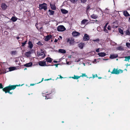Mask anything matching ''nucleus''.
<instances>
[{
    "instance_id": "obj_1",
    "label": "nucleus",
    "mask_w": 130,
    "mask_h": 130,
    "mask_svg": "<svg viewBox=\"0 0 130 130\" xmlns=\"http://www.w3.org/2000/svg\"><path fill=\"white\" fill-rule=\"evenodd\" d=\"M20 86V84L9 85L4 88L2 89V90L6 93H8L10 94H13V92H10V91L11 90H14L16 88L17 86Z\"/></svg>"
},
{
    "instance_id": "obj_2",
    "label": "nucleus",
    "mask_w": 130,
    "mask_h": 130,
    "mask_svg": "<svg viewBox=\"0 0 130 130\" xmlns=\"http://www.w3.org/2000/svg\"><path fill=\"white\" fill-rule=\"evenodd\" d=\"M47 5L45 3L40 4L39 5V8L40 10L43 9L45 11L47 10Z\"/></svg>"
},
{
    "instance_id": "obj_3",
    "label": "nucleus",
    "mask_w": 130,
    "mask_h": 130,
    "mask_svg": "<svg viewBox=\"0 0 130 130\" xmlns=\"http://www.w3.org/2000/svg\"><path fill=\"white\" fill-rule=\"evenodd\" d=\"M123 71L121 70L114 68L112 72H111L112 74H118L120 73H122L123 72Z\"/></svg>"
},
{
    "instance_id": "obj_4",
    "label": "nucleus",
    "mask_w": 130,
    "mask_h": 130,
    "mask_svg": "<svg viewBox=\"0 0 130 130\" xmlns=\"http://www.w3.org/2000/svg\"><path fill=\"white\" fill-rule=\"evenodd\" d=\"M67 42H69L70 44L73 45L74 43V39L73 38H67L66 39Z\"/></svg>"
},
{
    "instance_id": "obj_5",
    "label": "nucleus",
    "mask_w": 130,
    "mask_h": 130,
    "mask_svg": "<svg viewBox=\"0 0 130 130\" xmlns=\"http://www.w3.org/2000/svg\"><path fill=\"white\" fill-rule=\"evenodd\" d=\"M66 29L63 25L58 26L57 28V30L59 31H62L66 30Z\"/></svg>"
},
{
    "instance_id": "obj_6",
    "label": "nucleus",
    "mask_w": 130,
    "mask_h": 130,
    "mask_svg": "<svg viewBox=\"0 0 130 130\" xmlns=\"http://www.w3.org/2000/svg\"><path fill=\"white\" fill-rule=\"evenodd\" d=\"M44 60L43 61H40L39 62V65L41 66H47L46 64V61Z\"/></svg>"
},
{
    "instance_id": "obj_7",
    "label": "nucleus",
    "mask_w": 130,
    "mask_h": 130,
    "mask_svg": "<svg viewBox=\"0 0 130 130\" xmlns=\"http://www.w3.org/2000/svg\"><path fill=\"white\" fill-rule=\"evenodd\" d=\"M7 6L5 3H3L1 4V7L3 10H5L7 8Z\"/></svg>"
},
{
    "instance_id": "obj_8",
    "label": "nucleus",
    "mask_w": 130,
    "mask_h": 130,
    "mask_svg": "<svg viewBox=\"0 0 130 130\" xmlns=\"http://www.w3.org/2000/svg\"><path fill=\"white\" fill-rule=\"evenodd\" d=\"M90 38L89 36L87 34L84 35L83 37V40L84 41H88L89 40Z\"/></svg>"
},
{
    "instance_id": "obj_9",
    "label": "nucleus",
    "mask_w": 130,
    "mask_h": 130,
    "mask_svg": "<svg viewBox=\"0 0 130 130\" xmlns=\"http://www.w3.org/2000/svg\"><path fill=\"white\" fill-rule=\"evenodd\" d=\"M72 34L73 36L74 37L79 36L80 35L79 32L76 31L73 32Z\"/></svg>"
},
{
    "instance_id": "obj_10",
    "label": "nucleus",
    "mask_w": 130,
    "mask_h": 130,
    "mask_svg": "<svg viewBox=\"0 0 130 130\" xmlns=\"http://www.w3.org/2000/svg\"><path fill=\"white\" fill-rule=\"evenodd\" d=\"M118 57V55L116 54H111L109 57L111 59L115 58Z\"/></svg>"
},
{
    "instance_id": "obj_11",
    "label": "nucleus",
    "mask_w": 130,
    "mask_h": 130,
    "mask_svg": "<svg viewBox=\"0 0 130 130\" xmlns=\"http://www.w3.org/2000/svg\"><path fill=\"white\" fill-rule=\"evenodd\" d=\"M52 36L51 35H47L45 38L44 40L45 41H48L50 40L52 38Z\"/></svg>"
},
{
    "instance_id": "obj_12",
    "label": "nucleus",
    "mask_w": 130,
    "mask_h": 130,
    "mask_svg": "<svg viewBox=\"0 0 130 130\" xmlns=\"http://www.w3.org/2000/svg\"><path fill=\"white\" fill-rule=\"evenodd\" d=\"M32 65V62H30L27 63H26V64L24 65V66L27 67H31Z\"/></svg>"
},
{
    "instance_id": "obj_13",
    "label": "nucleus",
    "mask_w": 130,
    "mask_h": 130,
    "mask_svg": "<svg viewBox=\"0 0 130 130\" xmlns=\"http://www.w3.org/2000/svg\"><path fill=\"white\" fill-rule=\"evenodd\" d=\"M46 61L49 63H51L53 59L50 57H47L45 59Z\"/></svg>"
},
{
    "instance_id": "obj_14",
    "label": "nucleus",
    "mask_w": 130,
    "mask_h": 130,
    "mask_svg": "<svg viewBox=\"0 0 130 130\" xmlns=\"http://www.w3.org/2000/svg\"><path fill=\"white\" fill-rule=\"evenodd\" d=\"M50 5L52 9L54 10L56 9V7L55 5L54 4H52L51 3H50Z\"/></svg>"
},
{
    "instance_id": "obj_15",
    "label": "nucleus",
    "mask_w": 130,
    "mask_h": 130,
    "mask_svg": "<svg viewBox=\"0 0 130 130\" xmlns=\"http://www.w3.org/2000/svg\"><path fill=\"white\" fill-rule=\"evenodd\" d=\"M37 53L39 57V56H42V58H44L45 54L43 52H41V53Z\"/></svg>"
},
{
    "instance_id": "obj_16",
    "label": "nucleus",
    "mask_w": 130,
    "mask_h": 130,
    "mask_svg": "<svg viewBox=\"0 0 130 130\" xmlns=\"http://www.w3.org/2000/svg\"><path fill=\"white\" fill-rule=\"evenodd\" d=\"M28 44V47L30 49L32 48L33 47V44L32 43V42L31 41H29Z\"/></svg>"
},
{
    "instance_id": "obj_17",
    "label": "nucleus",
    "mask_w": 130,
    "mask_h": 130,
    "mask_svg": "<svg viewBox=\"0 0 130 130\" xmlns=\"http://www.w3.org/2000/svg\"><path fill=\"white\" fill-rule=\"evenodd\" d=\"M98 55L99 56L103 57L106 55V54L104 52H101L98 53Z\"/></svg>"
},
{
    "instance_id": "obj_18",
    "label": "nucleus",
    "mask_w": 130,
    "mask_h": 130,
    "mask_svg": "<svg viewBox=\"0 0 130 130\" xmlns=\"http://www.w3.org/2000/svg\"><path fill=\"white\" fill-rule=\"evenodd\" d=\"M51 93H50L49 94H46L45 96V99H51L52 98V96L51 95Z\"/></svg>"
},
{
    "instance_id": "obj_19",
    "label": "nucleus",
    "mask_w": 130,
    "mask_h": 130,
    "mask_svg": "<svg viewBox=\"0 0 130 130\" xmlns=\"http://www.w3.org/2000/svg\"><path fill=\"white\" fill-rule=\"evenodd\" d=\"M85 44L83 43L82 42L78 44V46L79 47L80 49H82L83 46H84Z\"/></svg>"
},
{
    "instance_id": "obj_20",
    "label": "nucleus",
    "mask_w": 130,
    "mask_h": 130,
    "mask_svg": "<svg viewBox=\"0 0 130 130\" xmlns=\"http://www.w3.org/2000/svg\"><path fill=\"white\" fill-rule=\"evenodd\" d=\"M62 13L64 14H66L68 12V11L64 9H62L61 10Z\"/></svg>"
},
{
    "instance_id": "obj_21",
    "label": "nucleus",
    "mask_w": 130,
    "mask_h": 130,
    "mask_svg": "<svg viewBox=\"0 0 130 130\" xmlns=\"http://www.w3.org/2000/svg\"><path fill=\"white\" fill-rule=\"evenodd\" d=\"M123 14L125 17L130 16V14L126 11H124L123 12Z\"/></svg>"
},
{
    "instance_id": "obj_22",
    "label": "nucleus",
    "mask_w": 130,
    "mask_h": 130,
    "mask_svg": "<svg viewBox=\"0 0 130 130\" xmlns=\"http://www.w3.org/2000/svg\"><path fill=\"white\" fill-rule=\"evenodd\" d=\"M31 53V51H28L25 53V55L27 57H30Z\"/></svg>"
},
{
    "instance_id": "obj_23",
    "label": "nucleus",
    "mask_w": 130,
    "mask_h": 130,
    "mask_svg": "<svg viewBox=\"0 0 130 130\" xmlns=\"http://www.w3.org/2000/svg\"><path fill=\"white\" fill-rule=\"evenodd\" d=\"M11 20L13 22L16 21L17 20V18L13 16L11 19Z\"/></svg>"
},
{
    "instance_id": "obj_24",
    "label": "nucleus",
    "mask_w": 130,
    "mask_h": 130,
    "mask_svg": "<svg viewBox=\"0 0 130 130\" xmlns=\"http://www.w3.org/2000/svg\"><path fill=\"white\" fill-rule=\"evenodd\" d=\"M88 20L87 19H84L81 22V24H85L87 22H88Z\"/></svg>"
},
{
    "instance_id": "obj_25",
    "label": "nucleus",
    "mask_w": 130,
    "mask_h": 130,
    "mask_svg": "<svg viewBox=\"0 0 130 130\" xmlns=\"http://www.w3.org/2000/svg\"><path fill=\"white\" fill-rule=\"evenodd\" d=\"M98 17L97 15L96 14H93L91 15V17L93 19H96Z\"/></svg>"
},
{
    "instance_id": "obj_26",
    "label": "nucleus",
    "mask_w": 130,
    "mask_h": 130,
    "mask_svg": "<svg viewBox=\"0 0 130 130\" xmlns=\"http://www.w3.org/2000/svg\"><path fill=\"white\" fill-rule=\"evenodd\" d=\"M16 69V68L15 67H9L8 69L9 71H11L15 70Z\"/></svg>"
},
{
    "instance_id": "obj_27",
    "label": "nucleus",
    "mask_w": 130,
    "mask_h": 130,
    "mask_svg": "<svg viewBox=\"0 0 130 130\" xmlns=\"http://www.w3.org/2000/svg\"><path fill=\"white\" fill-rule=\"evenodd\" d=\"M125 59L124 60V61H128V62H129V60L130 59V56H125L124 57Z\"/></svg>"
},
{
    "instance_id": "obj_28",
    "label": "nucleus",
    "mask_w": 130,
    "mask_h": 130,
    "mask_svg": "<svg viewBox=\"0 0 130 130\" xmlns=\"http://www.w3.org/2000/svg\"><path fill=\"white\" fill-rule=\"evenodd\" d=\"M48 11L49 12V14L50 15H53L55 12L54 11L50 9L48 10Z\"/></svg>"
},
{
    "instance_id": "obj_29",
    "label": "nucleus",
    "mask_w": 130,
    "mask_h": 130,
    "mask_svg": "<svg viewBox=\"0 0 130 130\" xmlns=\"http://www.w3.org/2000/svg\"><path fill=\"white\" fill-rule=\"evenodd\" d=\"M117 50H118L121 51L123 50L124 49L122 46H120L117 47Z\"/></svg>"
},
{
    "instance_id": "obj_30",
    "label": "nucleus",
    "mask_w": 130,
    "mask_h": 130,
    "mask_svg": "<svg viewBox=\"0 0 130 130\" xmlns=\"http://www.w3.org/2000/svg\"><path fill=\"white\" fill-rule=\"evenodd\" d=\"M59 52L63 53H66V50L63 49H60L59 50Z\"/></svg>"
},
{
    "instance_id": "obj_31",
    "label": "nucleus",
    "mask_w": 130,
    "mask_h": 130,
    "mask_svg": "<svg viewBox=\"0 0 130 130\" xmlns=\"http://www.w3.org/2000/svg\"><path fill=\"white\" fill-rule=\"evenodd\" d=\"M80 77V76H78L76 75H74V77H72V78L74 79H77L78 78H79Z\"/></svg>"
},
{
    "instance_id": "obj_32",
    "label": "nucleus",
    "mask_w": 130,
    "mask_h": 130,
    "mask_svg": "<svg viewBox=\"0 0 130 130\" xmlns=\"http://www.w3.org/2000/svg\"><path fill=\"white\" fill-rule=\"evenodd\" d=\"M104 12L107 14H110V12H109V10L107 8H106L105 9V12Z\"/></svg>"
},
{
    "instance_id": "obj_33",
    "label": "nucleus",
    "mask_w": 130,
    "mask_h": 130,
    "mask_svg": "<svg viewBox=\"0 0 130 130\" xmlns=\"http://www.w3.org/2000/svg\"><path fill=\"white\" fill-rule=\"evenodd\" d=\"M27 40H26V41H25L24 42H22L21 43V44H22V45H21L23 47L25 45V44H26L27 42Z\"/></svg>"
},
{
    "instance_id": "obj_34",
    "label": "nucleus",
    "mask_w": 130,
    "mask_h": 130,
    "mask_svg": "<svg viewBox=\"0 0 130 130\" xmlns=\"http://www.w3.org/2000/svg\"><path fill=\"white\" fill-rule=\"evenodd\" d=\"M119 32L121 34H123V31L120 28H119Z\"/></svg>"
},
{
    "instance_id": "obj_35",
    "label": "nucleus",
    "mask_w": 130,
    "mask_h": 130,
    "mask_svg": "<svg viewBox=\"0 0 130 130\" xmlns=\"http://www.w3.org/2000/svg\"><path fill=\"white\" fill-rule=\"evenodd\" d=\"M38 23H36V25H35V26H36V28L38 29H39L41 30V29L42 28V27H40V28H39L38 26Z\"/></svg>"
},
{
    "instance_id": "obj_36",
    "label": "nucleus",
    "mask_w": 130,
    "mask_h": 130,
    "mask_svg": "<svg viewBox=\"0 0 130 130\" xmlns=\"http://www.w3.org/2000/svg\"><path fill=\"white\" fill-rule=\"evenodd\" d=\"M70 2L73 3H75L77 2V0H70Z\"/></svg>"
},
{
    "instance_id": "obj_37",
    "label": "nucleus",
    "mask_w": 130,
    "mask_h": 130,
    "mask_svg": "<svg viewBox=\"0 0 130 130\" xmlns=\"http://www.w3.org/2000/svg\"><path fill=\"white\" fill-rule=\"evenodd\" d=\"M16 51H13L11 52V54L12 55H15L16 53Z\"/></svg>"
},
{
    "instance_id": "obj_38",
    "label": "nucleus",
    "mask_w": 130,
    "mask_h": 130,
    "mask_svg": "<svg viewBox=\"0 0 130 130\" xmlns=\"http://www.w3.org/2000/svg\"><path fill=\"white\" fill-rule=\"evenodd\" d=\"M81 2L83 3H85L87 1V0H80Z\"/></svg>"
},
{
    "instance_id": "obj_39",
    "label": "nucleus",
    "mask_w": 130,
    "mask_h": 130,
    "mask_svg": "<svg viewBox=\"0 0 130 130\" xmlns=\"http://www.w3.org/2000/svg\"><path fill=\"white\" fill-rule=\"evenodd\" d=\"M126 35H130V32L128 30H126Z\"/></svg>"
},
{
    "instance_id": "obj_40",
    "label": "nucleus",
    "mask_w": 130,
    "mask_h": 130,
    "mask_svg": "<svg viewBox=\"0 0 130 130\" xmlns=\"http://www.w3.org/2000/svg\"><path fill=\"white\" fill-rule=\"evenodd\" d=\"M99 38H97V39L95 40H93L92 41L94 42H98L99 41Z\"/></svg>"
},
{
    "instance_id": "obj_41",
    "label": "nucleus",
    "mask_w": 130,
    "mask_h": 130,
    "mask_svg": "<svg viewBox=\"0 0 130 130\" xmlns=\"http://www.w3.org/2000/svg\"><path fill=\"white\" fill-rule=\"evenodd\" d=\"M37 44H38V45H43V44H42L41 42L40 41H39L37 43Z\"/></svg>"
},
{
    "instance_id": "obj_42",
    "label": "nucleus",
    "mask_w": 130,
    "mask_h": 130,
    "mask_svg": "<svg viewBox=\"0 0 130 130\" xmlns=\"http://www.w3.org/2000/svg\"><path fill=\"white\" fill-rule=\"evenodd\" d=\"M126 45L128 47H130V43L127 42L126 43Z\"/></svg>"
},
{
    "instance_id": "obj_43",
    "label": "nucleus",
    "mask_w": 130,
    "mask_h": 130,
    "mask_svg": "<svg viewBox=\"0 0 130 130\" xmlns=\"http://www.w3.org/2000/svg\"><path fill=\"white\" fill-rule=\"evenodd\" d=\"M80 77H83V76L86 77L87 75H86L85 73H83L82 74V75H80Z\"/></svg>"
},
{
    "instance_id": "obj_44",
    "label": "nucleus",
    "mask_w": 130,
    "mask_h": 130,
    "mask_svg": "<svg viewBox=\"0 0 130 130\" xmlns=\"http://www.w3.org/2000/svg\"><path fill=\"white\" fill-rule=\"evenodd\" d=\"M3 85L2 83H0V89H3Z\"/></svg>"
},
{
    "instance_id": "obj_45",
    "label": "nucleus",
    "mask_w": 130,
    "mask_h": 130,
    "mask_svg": "<svg viewBox=\"0 0 130 130\" xmlns=\"http://www.w3.org/2000/svg\"><path fill=\"white\" fill-rule=\"evenodd\" d=\"M90 8V6H89V5H88L87 7V8H86V10H89V9Z\"/></svg>"
},
{
    "instance_id": "obj_46",
    "label": "nucleus",
    "mask_w": 130,
    "mask_h": 130,
    "mask_svg": "<svg viewBox=\"0 0 130 130\" xmlns=\"http://www.w3.org/2000/svg\"><path fill=\"white\" fill-rule=\"evenodd\" d=\"M107 29L109 30H110L111 29L110 26H108L107 27Z\"/></svg>"
},
{
    "instance_id": "obj_47",
    "label": "nucleus",
    "mask_w": 130,
    "mask_h": 130,
    "mask_svg": "<svg viewBox=\"0 0 130 130\" xmlns=\"http://www.w3.org/2000/svg\"><path fill=\"white\" fill-rule=\"evenodd\" d=\"M104 31H105L106 33L108 32V31L106 29H105V28H104Z\"/></svg>"
},
{
    "instance_id": "obj_48",
    "label": "nucleus",
    "mask_w": 130,
    "mask_h": 130,
    "mask_svg": "<svg viewBox=\"0 0 130 130\" xmlns=\"http://www.w3.org/2000/svg\"><path fill=\"white\" fill-rule=\"evenodd\" d=\"M59 76L60 77H59V78H58V77H57V78H63V77H62L61 75H59Z\"/></svg>"
},
{
    "instance_id": "obj_49",
    "label": "nucleus",
    "mask_w": 130,
    "mask_h": 130,
    "mask_svg": "<svg viewBox=\"0 0 130 130\" xmlns=\"http://www.w3.org/2000/svg\"><path fill=\"white\" fill-rule=\"evenodd\" d=\"M96 51L97 53L99 52V48H98L96 50Z\"/></svg>"
},
{
    "instance_id": "obj_50",
    "label": "nucleus",
    "mask_w": 130,
    "mask_h": 130,
    "mask_svg": "<svg viewBox=\"0 0 130 130\" xmlns=\"http://www.w3.org/2000/svg\"><path fill=\"white\" fill-rule=\"evenodd\" d=\"M52 79L51 78H50L49 79H46L44 80L45 81H46V80H51Z\"/></svg>"
},
{
    "instance_id": "obj_51",
    "label": "nucleus",
    "mask_w": 130,
    "mask_h": 130,
    "mask_svg": "<svg viewBox=\"0 0 130 130\" xmlns=\"http://www.w3.org/2000/svg\"><path fill=\"white\" fill-rule=\"evenodd\" d=\"M58 41V40L56 39H55L54 40L55 42H57Z\"/></svg>"
},
{
    "instance_id": "obj_52",
    "label": "nucleus",
    "mask_w": 130,
    "mask_h": 130,
    "mask_svg": "<svg viewBox=\"0 0 130 130\" xmlns=\"http://www.w3.org/2000/svg\"><path fill=\"white\" fill-rule=\"evenodd\" d=\"M43 79L44 78H43L42 79V80H41V82H39V83H38L37 84L40 83H41V82H42V81H43Z\"/></svg>"
},
{
    "instance_id": "obj_53",
    "label": "nucleus",
    "mask_w": 130,
    "mask_h": 130,
    "mask_svg": "<svg viewBox=\"0 0 130 130\" xmlns=\"http://www.w3.org/2000/svg\"><path fill=\"white\" fill-rule=\"evenodd\" d=\"M92 76H93L92 78H94L95 77V75H94L93 74H92Z\"/></svg>"
},
{
    "instance_id": "obj_54",
    "label": "nucleus",
    "mask_w": 130,
    "mask_h": 130,
    "mask_svg": "<svg viewBox=\"0 0 130 130\" xmlns=\"http://www.w3.org/2000/svg\"><path fill=\"white\" fill-rule=\"evenodd\" d=\"M53 62L54 63H56L58 62V61H56V60H55L53 61Z\"/></svg>"
},
{
    "instance_id": "obj_55",
    "label": "nucleus",
    "mask_w": 130,
    "mask_h": 130,
    "mask_svg": "<svg viewBox=\"0 0 130 130\" xmlns=\"http://www.w3.org/2000/svg\"><path fill=\"white\" fill-rule=\"evenodd\" d=\"M58 65V64H55L54 65L56 67H57Z\"/></svg>"
},
{
    "instance_id": "obj_56",
    "label": "nucleus",
    "mask_w": 130,
    "mask_h": 130,
    "mask_svg": "<svg viewBox=\"0 0 130 130\" xmlns=\"http://www.w3.org/2000/svg\"><path fill=\"white\" fill-rule=\"evenodd\" d=\"M35 84H30V86H34V85H35Z\"/></svg>"
},
{
    "instance_id": "obj_57",
    "label": "nucleus",
    "mask_w": 130,
    "mask_h": 130,
    "mask_svg": "<svg viewBox=\"0 0 130 130\" xmlns=\"http://www.w3.org/2000/svg\"><path fill=\"white\" fill-rule=\"evenodd\" d=\"M16 38L18 40L20 38V37H16Z\"/></svg>"
},
{
    "instance_id": "obj_58",
    "label": "nucleus",
    "mask_w": 130,
    "mask_h": 130,
    "mask_svg": "<svg viewBox=\"0 0 130 130\" xmlns=\"http://www.w3.org/2000/svg\"><path fill=\"white\" fill-rule=\"evenodd\" d=\"M126 65L127 66H130V64H128L127 63Z\"/></svg>"
},
{
    "instance_id": "obj_59",
    "label": "nucleus",
    "mask_w": 130,
    "mask_h": 130,
    "mask_svg": "<svg viewBox=\"0 0 130 130\" xmlns=\"http://www.w3.org/2000/svg\"><path fill=\"white\" fill-rule=\"evenodd\" d=\"M80 61V59H79L77 61V62H78L79 61Z\"/></svg>"
},
{
    "instance_id": "obj_60",
    "label": "nucleus",
    "mask_w": 130,
    "mask_h": 130,
    "mask_svg": "<svg viewBox=\"0 0 130 130\" xmlns=\"http://www.w3.org/2000/svg\"><path fill=\"white\" fill-rule=\"evenodd\" d=\"M59 37L61 39H62V37L61 36H59Z\"/></svg>"
},
{
    "instance_id": "obj_61",
    "label": "nucleus",
    "mask_w": 130,
    "mask_h": 130,
    "mask_svg": "<svg viewBox=\"0 0 130 130\" xmlns=\"http://www.w3.org/2000/svg\"><path fill=\"white\" fill-rule=\"evenodd\" d=\"M128 21L130 22V17L129 18Z\"/></svg>"
},
{
    "instance_id": "obj_62",
    "label": "nucleus",
    "mask_w": 130,
    "mask_h": 130,
    "mask_svg": "<svg viewBox=\"0 0 130 130\" xmlns=\"http://www.w3.org/2000/svg\"><path fill=\"white\" fill-rule=\"evenodd\" d=\"M95 77H97L98 76H97V74H96L95 75Z\"/></svg>"
},
{
    "instance_id": "obj_63",
    "label": "nucleus",
    "mask_w": 130,
    "mask_h": 130,
    "mask_svg": "<svg viewBox=\"0 0 130 130\" xmlns=\"http://www.w3.org/2000/svg\"><path fill=\"white\" fill-rule=\"evenodd\" d=\"M98 78H99V79H100L101 78V77H98Z\"/></svg>"
},
{
    "instance_id": "obj_64",
    "label": "nucleus",
    "mask_w": 130,
    "mask_h": 130,
    "mask_svg": "<svg viewBox=\"0 0 130 130\" xmlns=\"http://www.w3.org/2000/svg\"><path fill=\"white\" fill-rule=\"evenodd\" d=\"M107 25V24H106V25L104 27V28H105V27H106Z\"/></svg>"
}]
</instances>
